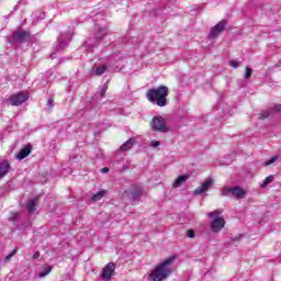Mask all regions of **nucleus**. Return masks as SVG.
Here are the masks:
<instances>
[{
  "instance_id": "nucleus-1",
  "label": "nucleus",
  "mask_w": 281,
  "mask_h": 281,
  "mask_svg": "<svg viewBox=\"0 0 281 281\" xmlns=\"http://www.w3.org/2000/svg\"><path fill=\"white\" fill-rule=\"evenodd\" d=\"M172 262L175 257H168L164 262L156 266V268L149 274L151 281H164L172 273Z\"/></svg>"
},
{
  "instance_id": "nucleus-2",
  "label": "nucleus",
  "mask_w": 281,
  "mask_h": 281,
  "mask_svg": "<svg viewBox=\"0 0 281 281\" xmlns=\"http://www.w3.org/2000/svg\"><path fill=\"white\" fill-rule=\"evenodd\" d=\"M168 87L159 86L157 88L149 89L146 93V98L153 104H157V106H166L168 104Z\"/></svg>"
},
{
  "instance_id": "nucleus-3",
  "label": "nucleus",
  "mask_w": 281,
  "mask_h": 281,
  "mask_svg": "<svg viewBox=\"0 0 281 281\" xmlns=\"http://www.w3.org/2000/svg\"><path fill=\"white\" fill-rule=\"evenodd\" d=\"M221 214H223V209H217L209 213L210 218H213L211 229L215 234H218V232L225 227V218L221 217Z\"/></svg>"
},
{
  "instance_id": "nucleus-4",
  "label": "nucleus",
  "mask_w": 281,
  "mask_h": 281,
  "mask_svg": "<svg viewBox=\"0 0 281 281\" xmlns=\"http://www.w3.org/2000/svg\"><path fill=\"white\" fill-rule=\"evenodd\" d=\"M233 196V199H245L247 191L240 187H224L221 191V196Z\"/></svg>"
},
{
  "instance_id": "nucleus-5",
  "label": "nucleus",
  "mask_w": 281,
  "mask_h": 281,
  "mask_svg": "<svg viewBox=\"0 0 281 281\" xmlns=\"http://www.w3.org/2000/svg\"><path fill=\"white\" fill-rule=\"evenodd\" d=\"M30 100V93L27 92H18L10 97L9 102L12 106H21L24 102Z\"/></svg>"
},
{
  "instance_id": "nucleus-6",
  "label": "nucleus",
  "mask_w": 281,
  "mask_h": 281,
  "mask_svg": "<svg viewBox=\"0 0 281 281\" xmlns=\"http://www.w3.org/2000/svg\"><path fill=\"white\" fill-rule=\"evenodd\" d=\"M151 128L154 131H159L160 133H166L168 131V126H166V120L161 116H156L153 119Z\"/></svg>"
},
{
  "instance_id": "nucleus-7",
  "label": "nucleus",
  "mask_w": 281,
  "mask_h": 281,
  "mask_svg": "<svg viewBox=\"0 0 281 281\" xmlns=\"http://www.w3.org/2000/svg\"><path fill=\"white\" fill-rule=\"evenodd\" d=\"M113 276H115V263L110 262L102 269L101 278L102 280L109 281Z\"/></svg>"
},
{
  "instance_id": "nucleus-8",
  "label": "nucleus",
  "mask_w": 281,
  "mask_h": 281,
  "mask_svg": "<svg viewBox=\"0 0 281 281\" xmlns=\"http://www.w3.org/2000/svg\"><path fill=\"white\" fill-rule=\"evenodd\" d=\"M227 25V21H220L214 27L211 29L209 34V38H216L220 34H223L225 26Z\"/></svg>"
},
{
  "instance_id": "nucleus-9",
  "label": "nucleus",
  "mask_w": 281,
  "mask_h": 281,
  "mask_svg": "<svg viewBox=\"0 0 281 281\" xmlns=\"http://www.w3.org/2000/svg\"><path fill=\"white\" fill-rule=\"evenodd\" d=\"M213 183H214V180L212 178L206 179V181L203 182L201 187H198L194 190V194H203V192H207L210 188H212Z\"/></svg>"
},
{
  "instance_id": "nucleus-10",
  "label": "nucleus",
  "mask_w": 281,
  "mask_h": 281,
  "mask_svg": "<svg viewBox=\"0 0 281 281\" xmlns=\"http://www.w3.org/2000/svg\"><path fill=\"white\" fill-rule=\"evenodd\" d=\"M273 112L274 113H280L281 112V104H277V105L273 106V109L263 111L260 114L259 119L260 120H267V117H269V115H271Z\"/></svg>"
},
{
  "instance_id": "nucleus-11",
  "label": "nucleus",
  "mask_w": 281,
  "mask_h": 281,
  "mask_svg": "<svg viewBox=\"0 0 281 281\" xmlns=\"http://www.w3.org/2000/svg\"><path fill=\"white\" fill-rule=\"evenodd\" d=\"M30 153H32V147L27 145L26 147L22 148L19 154H16V159L21 161V159L29 157Z\"/></svg>"
},
{
  "instance_id": "nucleus-12",
  "label": "nucleus",
  "mask_w": 281,
  "mask_h": 281,
  "mask_svg": "<svg viewBox=\"0 0 281 281\" xmlns=\"http://www.w3.org/2000/svg\"><path fill=\"white\" fill-rule=\"evenodd\" d=\"M133 146H135V138H130L127 142H125L120 147V150H122V153H126V151L131 150L133 148Z\"/></svg>"
},
{
  "instance_id": "nucleus-13",
  "label": "nucleus",
  "mask_w": 281,
  "mask_h": 281,
  "mask_svg": "<svg viewBox=\"0 0 281 281\" xmlns=\"http://www.w3.org/2000/svg\"><path fill=\"white\" fill-rule=\"evenodd\" d=\"M9 170H10V162L8 161L0 162V179H3V177L8 175Z\"/></svg>"
},
{
  "instance_id": "nucleus-14",
  "label": "nucleus",
  "mask_w": 281,
  "mask_h": 281,
  "mask_svg": "<svg viewBox=\"0 0 281 281\" xmlns=\"http://www.w3.org/2000/svg\"><path fill=\"white\" fill-rule=\"evenodd\" d=\"M188 179H190L189 175H184V176H179L176 181L173 182V188H181L182 183H186V181H188Z\"/></svg>"
},
{
  "instance_id": "nucleus-15",
  "label": "nucleus",
  "mask_w": 281,
  "mask_h": 281,
  "mask_svg": "<svg viewBox=\"0 0 281 281\" xmlns=\"http://www.w3.org/2000/svg\"><path fill=\"white\" fill-rule=\"evenodd\" d=\"M36 203H38V198L35 199H31L26 205V209L29 212H34V210H36Z\"/></svg>"
},
{
  "instance_id": "nucleus-16",
  "label": "nucleus",
  "mask_w": 281,
  "mask_h": 281,
  "mask_svg": "<svg viewBox=\"0 0 281 281\" xmlns=\"http://www.w3.org/2000/svg\"><path fill=\"white\" fill-rule=\"evenodd\" d=\"M14 36L18 38V41H23V38H27V36H30V33L20 30L15 32Z\"/></svg>"
},
{
  "instance_id": "nucleus-17",
  "label": "nucleus",
  "mask_w": 281,
  "mask_h": 281,
  "mask_svg": "<svg viewBox=\"0 0 281 281\" xmlns=\"http://www.w3.org/2000/svg\"><path fill=\"white\" fill-rule=\"evenodd\" d=\"M104 194H106V191H99L98 193H95L93 196H92V201L95 202V201H101L102 198L104 196Z\"/></svg>"
},
{
  "instance_id": "nucleus-18",
  "label": "nucleus",
  "mask_w": 281,
  "mask_h": 281,
  "mask_svg": "<svg viewBox=\"0 0 281 281\" xmlns=\"http://www.w3.org/2000/svg\"><path fill=\"white\" fill-rule=\"evenodd\" d=\"M52 273V266H45L44 271L40 272V278H45V276H49Z\"/></svg>"
},
{
  "instance_id": "nucleus-19",
  "label": "nucleus",
  "mask_w": 281,
  "mask_h": 281,
  "mask_svg": "<svg viewBox=\"0 0 281 281\" xmlns=\"http://www.w3.org/2000/svg\"><path fill=\"white\" fill-rule=\"evenodd\" d=\"M104 71H106V66H99V67L94 70L93 75H94V76H102V74H104Z\"/></svg>"
},
{
  "instance_id": "nucleus-20",
  "label": "nucleus",
  "mask_w": 281,
  "mask_h": 281,
  "mask_svg": "<svg viewBox=\"0 0 281 281\" xmlns=\"http://www.w3.org/2000/svg\"><path fill=\"white\" fill-rule=\"evenodd\" d=\"M273 181V176H268L265 180H263V182H262V184H261V188H267V186H269V183H271Z\"/></svg>"
},
{
  "instance_id": "nucleus-21",
  "label": "nucleus",
  "mask_w": 281,
  "mask_h": 281,
  "mask_svg": "<svg viewBox=\"0 0 281 281\" xmlns=\"http://www.w3.org/2000/svg\"><path fill=\"white\" fill-rule=\"evenodd\" d=\"M109 90V82L104 83L103 88L101 89L100 95L104 98L106 95V91Z\"/></svg>"
},
{
  "instance_id": "nucleus-22",
  "label": "nucleus",
  "mask_w": 281,
  "mask_h": 281,
  "mask_svg": "<svg viewBox=\"0 0 281 281\" xmlns=\"http://www.w3.org/2000/svg\"><path fill=\"white\" fill-rule=\"evenodd\" d=\"M251 74H254V70L249 66H247L246 74H245L246 80H249V78H251Z\"/></svg>"
},
{
  "instance_id": "nucleus-23",
  "label": "nucleus",
  "mask_w": 281,
  "mask_h": 281,
  "mask_svg": "<svg viewBox=\"0 0 281 281\" xmlns=\"http://www.w3.org/2000/svg\"><path fill=\"white\" fill-rule=\"evenodd\" d=\"M16 255V249H13L12 252H10L5 258H4V262H10V260L12 259L13 256Z\"/></svg>"
},
{
  "instance_id": "nucleus-24",
  "label": "nucleus",
  "mask_w": 281,
  "mask_h": 281,
  "mask_svg": "<svg viewBox=\"0 0 281 281\" xmlns=\"http://www.w3.org/2000/svg\"><path fill=\"white\" fill-rule=\"evenodd\" d=\"M279 157L278 156H273L272 158H270L269 160H267L265 162V166H271V164H276V160L278 159Z\"/></svg>"
},
{
  "instance_id": "nucleus-25",
  "label": "nucleus",
  "mask_w": 281,
  "mask_h": 281,
  "mask_svg": "<svg viewBox=\"0 0 281 281\" xmlns=\"http://www.w3.org/2000/svg\"><path fill=\"white\" fill-rule=\"evenodd\" d=\"M229 65H231L234 69H236V68L240 67V61H238V60H231V61H229Z\"/></svg>"
},
{
  "instance_id": "nucleus-26",
  "label": "nucleus",
  "mask_w": 281,
  "mask_h": 281,
  "mask_svg": "<svg viewBox=\"0 0 281 281\" xmlns=\"http://www.w3.org/2000/svg\"><path fill=\"white\" fill-rule=\"evenodd\" d=\"M187 236H188V238H194V236H195L194 231L193 229L187 231Z\"/></svg>"
},
{
  "instance_id": "nucleus-27",
  "label": "nucleus",
  "mask_w": 281,
  "mask_h": 281,
  "mask_svg": "<svg viewBox=\"0 0 281 281\" xmlns=\"http://www.w3.org/2000/svg\"><path fill=\"white\" fill-rule=\"evenodd\" d=\"M134 199H137V196H142V189H137L134 193H133Z\"/></svg>"
},
{
  "instance_id": "nucleus-28",
  "label": "nucleus",
  "mask_w": 281,
  "mask_h": 281,
  "mask_svg": "<svg viewBox=\"0 0 281 281\" xmlns=\"http://www.w3.org/2000/svg\"><path fill=\"white\" fill-rule=\"evenodd\" d=\"M150 146H153L154 148H157V146H161V143L159 140H153L150 143Z\"/></svg>"
},
{
  "instance_id": "nucleus-29",
  "label": "nucleus",
  "mask_w": 281,
  "mask_h": 281,
  "mask_svg": "<svg viewBox=\"0 0 281 281\" xmlns=\"http://www.w3.org/2000/svg\"><path fill=\"white\" fill-rule=\"evenodd\" d=\"M38 258H41V252L37 251L33 255V259L36 260Z\"/></svg>"
},
{
  "instance_id": "nucleus-30",
  "label": "nucleus",
  "mask_w": 281,
  "mask_h": 281,
  "mask_svg": "<svg viewBox=\"0 0 281 281\" xmlns=\"http://www.w3.org/2000/svg\"><path fill=\"white\" fill-rule=\"evenodd\" d=\"M48 106H54V99H48Z\"/></svg>"
},
{
  "instance_id": "nucleus-31",
  "label": "nucleus",
  "mask_w": 281,
  "mask_h": 281,
  "mask_svg": "<svg viewBox=\"0 0 281 281\" xmlns=\"http://www.w3.org/2000/svg\"><path fill=\"white\" fill-rule=\"evenodd\" d=\"M101 172H103V173H104V172H109V168H106V167H105V168H102V169H101Z\"/></svg>"
},
{
  "instance_id": "nucleus-32",
  "label": "nucleus",
  "mask_w": 281,
  "mask_h": 281,
  "mask_svg": "<svg viewBox=\"0 0 281 281\" xmlns=\"http://www.w3.org/2000/svg\"><path fill=\"white\" fill-rule=\"evenodd\" d=\"M238 238H241L240 235L236 236L235 238H233V240H238Z\"/></svg>"
}]
</instances>
